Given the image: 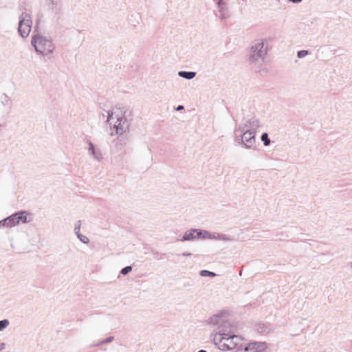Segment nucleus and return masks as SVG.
<instances>
[{
    "label": "nucleus",
    "mask_w": 352,
    "mask_h": 352,
    "mask_svg": "<svg viewBox=\"0 0 352 352\" xmlns=\"http://www.w3.org/2000/svg\"><path fill=\"white\" fill-rule=\"evenodd\" d=\"M210 325L217 327L214 344L221 351H229L241 348L243 338L234 334L230 322V314L227 310H222L211 316L207 320Z\"/></svg>",
    "instance_id": "obj_1"
},
{
    "label": "nucleus",
    "mask_w": 352,
    "mask_h": 352,
    "mask_svg": "<svg viewBox=\"0 0 352 352\" xmlns=\"http://www.w3.org/2000/svg\"><path fill=\"white\" fill-rule=\"evenodd\" d=\"M267 54V46L265 43V41L262 38L254 40L250 46L249 53L250 65L260 68L265 60Z\"/></svg>",
    "instance_id": "obj_2"
},
{
    "label": "nucleus",
    "mask_w": 352,
    "mask_h": 352,
    "mask_svg": "<svg viewBox=\"0 0 352 352\" xmlns=\"http://www.w3.org/2000/svg\"><path fill=\"white\" fill-rule=\"evenodd\" d=\"M107 123L113 126L111 128V136L115 135H121L129 129V122L127 118L122 114H118L116 112L108 111Z\"/></svg>",
    "instance_id": "obj_3"
},
{
    "label": "nucleus",
    "mask_w": 352,
    "mask_h": 352,
    "mask_svg": "<svg viewBox=\"0 0 352 352\" xmlns=\"http://www.w3.org/2000/svg\"><path fill=\"white\" fill-rule=\"evenodd\" d=\"M31 44L38 54L43 56L52 54L55 49L50 37L39 34L32 35Z\"/></svg>",
    "instance_id": "obj_4"
},
{
    "label": "nucleus",
    "mask_w": 352,
    "mask_h": 352,
    "mask_svg": "<svg viewBox=\"0 0 352 352\" xmlns=\"http://www.w3.org/2000/svg\"><path fill=\"white\" fill-rule=\"evenodd\" d=\"M19 19V34L22 38H26L29 36L32 29V21L31 16L29 13L23 12L20 14Z\"/></svg>",
    "instance_id": "obj_5"
},
{
    "label": "nucleus",
    "mask_w": 352,
    "mask_h": 352,
    "mask_svg": "<svg viewBox=\"0 0 352 352\" xmlns=\"http://www.w3.org/2000/svg\"><path fill=\"white\" fill-rule=\"evenodd\" d=\"M237 131L243 132L240 138L241 146L247 149L254 148L256 145V133H254L253 131L252 132L245 129V128H241V126H239V129L236 130V131Z\"/></svg>",
    "instance_id": "obj_6"
},
{
    "label": "nucleus",
    "mask_w": 352,
    "mask_h": 352,
    "mask_svg": "<svg viewBox=\"0 0 352 352\" xmlns=\"http://www.w3.org/2000/svg\"><path fill=\"white\" fill-rule=\"evenodd\" d=\"M197 239H210V240H216V241H230L232 239L224 234L216 232H209L205 230H199L197 232Z\"/></svg>",
    "instance_id": "obj_7"
},
{
    "label": "nucleus",
    "mask_w": 352,
    "mask_h": 352,
    "mask_svg": "<svg viewBox=\"0 0 352 352\" xmlns=\"http://www.w3.org/2000/svg\"><path fill=\"white\" fill-rule=\"evenodd\" d=\"M267 348L265 342H251L249 344H244L242 342L241 348H238L236 352H263Z\"/></svg>",
    "instance_id": "obj_8"
},
{
    "label": "nucleus",
    "mask_w": 352,
    "mask_h": 352,
    "mask_svg": "<svg viewBox=\"0 0 352 352\" xmlns=\"http://www.w3.org/2000/svg\"><path fill=\"white\" fill-rule=\"evenodd\" d=\"M261 127V124H260V122L258 119L256 118H251L250 119L247 123H245L244 124V126H243L242 128H245V129H247L248 131H250L252 132V131H254V133H256V131Z\"/></svg>",
    "instance_id": "obj_9"
},
{
    "label": "nucleus",
    "mask_w": 352,
    "mask_h": 352,
    "mask_svg": "<svg viewBox=\"0 0 352 352\" xmlns=\"http://www.w3.org/2000/svg\"><path fill=\"white\" fill-rule=\"evenodd\" d=\"M197 232H199L198 229H190L186 231L182 237L181 239H177L178 241H193L197 238Z\"/></svg>",
    "instance_id": "obj_10"
},
{
    "label": "nucleus",
    "mask_w": 352,
    "mask_h": 352,
    "mask_svg": "<svg viewBox=\"0 0 352 352\" xmlns=\"http://www.w3.org/2000/svg\"><path fill=\"white\" fill-rule=\"evenodd\" d=\"M89 148L88 153L91 155L96 160L100 162L102 159V155L99 149H96L93 143L90 141L88 142Z\"/></svg>",
    "instance_id": "obj_11"
},
{
    "label": "nucleus",
    "mask_w": 352,
    "mask_h": 352,
    "mask_svg": "<svg viewBox=\"0 0 352 352\" xmlns=\"http://www.w3.org/2000/svg\"><path fill=\"white\" fill-rule=\"evenodd\" d=\"M14 217L16 218V221H17V225L19 223H25L27 222H30V215L25 211H21L14 214Z\"/></svg>",
    "instance_id": "obj_12"
},
{
    "label": "nucleus",
    "mask_w": 352,
    "mask_h": 352,
    "mask_svg": "<svg viewBox=\"0 0 352 352\" xmlns=\"http://www.w3.org/2000/svg\"><path fill=\"white\" fill-rule=\"evenodd\" d=\"M178 75L185 79L190 80L196 76V73L194 72L181 71L178 72Z\"/></svg>",
    "instance_id": "obj_13"
},
{
    "label": "nucleus",
    "mask_w": 352,
    "mask_h": 352,
    "mask_svg": "<svg viewBox=\"0 0 352 352\" xmlns=\"http://www.w3.org/2000/svg\"><path fill=\"white\" fill-rule=\"evenodd\" d=\"M14 214L6 218V221L7 223V228H12L17 226V221H16V218Z\"/></svg>",
    "instance_id": "obj_14"
},
{
    "label": "nucleus",
    "mask_w": 352,
    "mask_h": 352,
    "mask_svg": "<svg viewBox=\"0 0 352 352\" xmlns=\"http://www.w3.org/2000/svg\"><path fill=\"white\" fill-rule=\"evenodd\" d=\"M199 274L202 277H207V276L214 277L217 276V274L214 272H210L208 270H201Z\"/></svg>",
    "instance_id": "obj_15"
},
{
    "label": "nucleus",
    "mask_w": 352,
    "mask_h": 352,
    "mask_svg": "<svg viewBox=\"0 0 352 352\" xmlns=\"http://www.w3.org/2000/svg\"><path fill=\"white\" fill-rule=\"evenodd\" d=\"M45 1H46V3L47 4L48 7L52 10L55 9L58 3V0H45Z\"/></svg>",
    "instance_id": "obj_16"
},
{
    "label": "nucleus",
    "mask_w": 352,
    "mask_h": 352,
    "mask_svg": "<svg viewBox=\"0 0 352 352\" xmlns=\"http://www.w3.org/2000/svg\"><path fill=\"white\" fill-rule=\"evenodd\" d=\"M76 236L78 239L85 244H87L89 242V238L85 235L81 234L80 232H76Z\"/></svg>",
    "instance_id": "obj_17"
},
{
    "label": "nucleus",
    "mask_w": 352,
    "mask_h": 352,
    "mask_svg": "<svg viewBox=\"0 0 352 352\" xmlns=\"http://www.w3.org/2000/svg\"><path fill=\"white\" fill-rule=\"evenodd\" d=\"M261 139L265 146H269L270 144V140L268 138V134L267 133H263Z\"/></svg>",
    "instance_id": "obj_18"
},
{
    "label": "nucleus",
    "mask_w": 352,
    "mask_h": 352,
    "mask_svg": "<svg viewBox=\"0 0 352 352\" xmlns=\"http://www.w3.org/2000/svg\"><path fill=\"white\" fill-rule=\"evenodd\" d=\"M113 340V337L112 336H110V337H108L107 338L104 339V340H102L100 342H98V343L96 344H94L93 345H91V346H100V344H102L104 343H109V342H111Z\"/></svg>",
    "instance_id": "obj_19"
},
{
    "label": "nucleus",
    "mask_w": 352,
    "mask_h": 352,
    "mask_svg": "<svg viewBox=\"0 0 352 352\" xmlns=\"http://www.w3.org/2000/svg\"><path fill=\"white\" fill-rule=\"evenodd\" d=\"M10 325V321L7 319L0 320V331H3Z\"/></svg>",
    "instance_id": "obj_20"
},
{
    "label": "nucleus",
    "mask_w": 352,
    "mask_h": 352,
    "mask_svg": "<svg viewBox=\"0 0 352 352\" xmlns=\"http://www.w3.org/2000/svg\"><path fill=\"white\" fill-rule=\"evenodd\" d=\"M132 270V267L131 266H126L125 267H124L120 273L122 274V275H126L128 273H129L130 272H131Z\"/></svg>",
    "instance_id": "obj_21"
},
{
    "label": "nucleus",
    "mask_w": 352,
    "mask_h": 352,
    "mask_svg": "<svg viewBox=\"0 0 352 352\" xmlns=\"http://www.w3.org/2000/svg\"><path fill=\"white\" fill-rule=\"evenodd\" d=\"M307 54H308L307 50H301L298 52L297 56L299 58H302L305 57Z\"/></svg>",
    "instance_id": "obj_22"
},
{
    "label": "nucleus",
    "mask_w": 352,
    "mask_h": 352,
    "mask_svg": "<svg viewBox=\"0 0 352 352\" xmlns=\"http://www.w3.org/2000/svg\"><path fill=\"white\" fill-rule=\"evenodd\" d=\"M80 226H81V221H78L74 226V232H75L76 234V232H80Z\"/></svg>",
    "instance_id": "obj_23"
},
{
    "label": "nucleus",
    "mask_w": 352,
    "mask_h": 352,
    "mask_svg": "<svg viewBox=\"0 0 352 352\" xmlns=\"http://www.w3.org/2000/svg\"><path fill=\"white\" fill-rule=\"evenodd\" d=\"M218 6L221 10H223L226 6V3L224 2L223 0H219Z\"/></svg>",
    "instance_id": "obj_24"
},
{
    "label": "nucleus",
    "mask_w": 352,
    "mask_h": 352,
    "mask_svg": "<svg viewBox=\"0 0 352 352\" xmlns=\"http://www.w3.org/2000/svg\"><path fill=\"white\" fill-rule=\"evenodd\" d=\"M7 228V223L5 219L0 221V228Z\"/></svg>",
    "instance_id": "obj_25"
},
{
    "label": "nucleus",
    "mask_w": 352,
    "mask_h": 352,
    "mask_svg": "<svg viewBox=\"0 0 352 352\" xmlns=\"http://www.w3.org/2000/svg\"><path fill=\"white\" fill-rule=\"evenodd\" d=\"M9 100L7 96H5V100L2 101V103L3 105H8V104Z\"/></svg>",
    "instance_id": "obj_26"
},
{
    "label": "nucleus",
    "mask_w": 352,
    "mask_h": 352,
    "mask_svg": "<svg viewBox=\"0 0 352 352\" xmlns=\"http://www.w3.org/2000/svg\"><path fill=\"white\" fill-rule=\"evenodd\" d=\"M290 2H292L294 3H299L302 1V0H288Z\"/></svg>",
    "instance_id": "obj_27"
},
{
    "label": "nucleus",
    "mask_w": 352,
    "mask_h": 352,
    "mask_svg": "<svg viewBox=\"0 0 352 352\" xmlns=\"http://www.w3.org/2000/svg\"><path fill=\"white\" fill-rule=\"evenodd\" d=\"M6 347V344L4 343H0V351H3Z\"/></svg>",
    "instance_id": "obj_28"
},
{
    "label": "nucleus",
    "mask_w": 352,
    "mask_h": 352,
    "mask_svg": "<svg viewBox=\"0 0 352 352\" xmlns=\"http://www.w3.org/2000/svg\"><path fill=\"white\" fill-rule=\"evenodd\" d=\"M182 109H184V106H182V105H179V106L176 108V110H177V111H181V110H182Z\"/></svg>",
    "instance_id": "obj_29"
},
{
    "label": "nucleus",
    "mask_w": 352,
    "mask_h": 352,
    "mask_svg": "<svg viewBox=\"0 0 352 352\" xmlns=\"http://www.w3.org/2000/svg\"><path fill=\"white\" fill-rule=\"evenodd\" d=\"M182 255L184 256H191V254L190 253H183Z\"/></svg>",
    "instance_id": "obj_30"
},
{
    "label": "nucleus",
    "mask_w": 352,
    "mask_h": 352,
    "mask_svg": "<svg viewBox=\"0 0 352 352\" xmlns=\"http://www.w3.org/2000/svg\"><path fill=\"white\" fill-rule=\"evenodd\" d=\"M198 352H207V351H205V350H200V351H199Z\"/></svg>",
    "instance_id": "obj_31"
}]
</instances>
